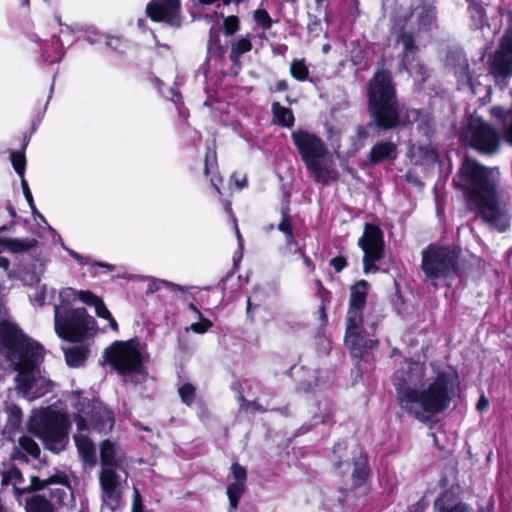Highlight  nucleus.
Instances as JSON below:
<instances>
[{
	"label": "nucleus",
	"mask_w": 512,
	"mask_h": 512,
	"mask_svg": "<svg viewBox=\"0 0 512 512\" xmlns=\"http://www.w3.org/2000/svg\"><path fill=\"white\" fill-rule=\"evenodd\" d=\"M393 383L401 409L426 422L449 407L457 393L458 377L420 362L405 361Z\"/></svg>",
	"instance_id": "obj_1"
},
{
	"label": "nucleus",
	"mask_w": 512,
	"mask_h": 512,
	"mask_svg": "<svg viewBox=\"0 0 512 512\" xmlns=\"http://www.w3.org/2000/svg\"><path fill=\"white\" fill-rule=\"evenodd\" d=\"M6 314V310L0 305V338L7 359L18 372L15 377L16 388L28 400L40 398L53 388V382L39 369L44 349L6 320Z\"/></svg>",
	"instance_id": "obj_2"
},
{
	"label": "nucleus",
	"mask_w": 512,
	"mask_h": 512,
	"mask_svg": "<svg viewBox=\"0 0 512 512\" xmlns=\"http://www.w3.org/2000/svg\"><path fill=\"white\" fill-rule=\"evenodd\" d=\"M499 180L498 169L487 168L467 157L454 183L463 192L469 209L476 211L492 228L504 232L509 228L511 215L507 203L498 196Z\"/></svg>",
	"instance_id": "obj_3"
},
{
	"label": "nucleus",
	"mask_w": 512,
	"mask_h": 512,
	"mask_svg": "<svg viewBox=\"0 0 512 512\" xmlns=\"http://www.w3.org/2000/svg\"><path fill=\"white\" fill-rule=\"evenodd\" d=\"M369 108L376 124L391 129L401 123L395 89L389 72L378 71L369 82Z\"/></svg>",
	"instance_id": "obj_4"
},
{
	"label": "nucleus",
	"mask_w": 512,
	"mask_h": 512,
	"mask_svg": "<svg viewBox=\"0 0 512 512\" xmlns=\"http://www.w3.org/2000/svg\"><path fill=\"white\" fill-rule=\"evenodd\" d=\"M77 425V433L74 440L79 454L85 462L94 463L95 448L93 442L85 432L91 429L97 431H110L114 424L112 412L101 403L83 404L74 417Z\"/></svg>",
	"instance_id": "obj_5"
},
{
	"label": "nucleus",
	"mask_w": 512,
	"mask_h": 512,
	"mask_svg": "<svg viewBox=\"0 0 512 512\" xmlns=\"http://www.w3.org/2000/svg\"><path fill=\"white\" fill-rule=\"evenodd\" d=\"M68 418L52 409L33 412L28 422L29 432L41 439L45 447L55 453L65 449L67 444Z\"/></svg>",
	"instance_id": "obj_6"
},
{
	"label": "nucleus",
	"mask_w": 512,
	"mask_h": 512,
	"mask_svg": "<svg viewBox=\"0 0 512 512\" xmlns=\"http://www.w3.org/2000/svg\"><path fill=\"white\" fill-rule=\"evenodd\" d=\"M291 137L316 181L328 183L336 178L334 168L325 159L327 147L318 136L305 130H298L293 132Z\"/></svg>",
	"instance_id": "obj_7"
},
{
	"label": "nucleus",
	"mask_w": 512,
	"mask_h": 512,
	"mask_svg": "<svg viewBox=\"0 0 512 512\" xmlns=\"http://www.w3.org/2000/svg\"><path fill=\"white\" fill-rule=\"evenodd\" d=\"M411 14L407 10L402 16L394 19L392 27L393 49L400 59V68L410 75L414 73L424 80L426 71L423 65L417 61L418 46L415 43L413 29L409 25Z\"/></svg>",
	"instance_id": "obj_8"
},
{
	"label": "nucleus",
	"mask_w": 512,
	"mask_h": 512,
	"mask_svg": "<svg viewBox=\"0 0 512 512\" xmlns=\"http://www.w3.org/2000/svg\"><path fill=\"white\" fill-rule=\"evenodd\" d=\"M458 257L455 248L430 246L422 252V270L434 286L439 280L450 286L458 274Z\"/></svg>",
	"instance_id": "obj_9"
},
{
	"label": "nucleus",
	"mask_w": 512,
	"mask_h": 512,
	"mask_svg": "<svg viewBox=\"0 0 512 512\" xmlns=\"http://www.w3.org/2000/svg\"><path fill=\"white\" fill-rule=\"evenodd\" d=\"M103 358L125 380L143 372V355L135 340L114 341L104 350Z\"/></svg>",
	"instance_id": "obj_10"
},
{
	"label": "nucleus",
	"mask_w": 512,
	"mask_h": 512,
	"mask_svg": "<svg viewBox=\"0 0 512 512\" xmlns=\"http://www.w3.org/2000/svg\"><path fill=\"white\" fill-rule=\"evenodd\" d=\"M96 327V322L86 309H65L54 307V329L63 340L77 342L86 337Z\"/></svg>",
	"instance_id": "obj_11"
},
{
	"label": "nucleus",
	"mask_w": 512,
	"mask_h": 512,
	"mask_svg": "<svg viewBox=\"0 0 512 512\" xmlns=\"http://www.w3.org/2000/svg\"><path fill=\"white\" fill-rule=\"evenodd\" d=\"M463 137L471 147L484 154L495 153L500 146L498 131L480 118L470 120Z\"/></svg>",
	"instance_id": "obj_12"
},
{
	"label": "nucleus",
	"mask_w": 512,
	"mask_h": 512,
	"mask_svg": "<svg viewBox=\"0 0 512 512\" xmlns=\"http://www.w3.org/2000/svg\"><path fill=\"white\" fill-rule=\"evenodd\" d=\"M358 245L364 253V273L369 274L370 272H376L378 268L375 264L382 259L384 253V240L382 231L375 225L366 224L364 233L358 240Z\"/></svg>",
	"instance_id": "obj_13"
},
{
	"label": "nucleus",
	"mask_w": 512,
	"mask_h": 512,
	"mask_svg": "<svg viewBox=\"0 0 512 512\" xmlns=\"http://www.w3.org/2000/svg\"><path fill=\"white\" fill-rule=\"evenodd\" d=\"M128 472L125 468L101 469L99 483L104 502L117 505L127 485Z\"/></svg>",
	"instance_id": "obj_14"
},
{
	"label": "nucleus",
	"mask_w": 512,
	"mask_h": 512,
	"mask_svg": "<svg viewBox=\"0 0 512 512\" xmlns=\"http://www.w3.org/2000/svg\"><path fill=\"white\" fill-rule=\"evenodd\" d=\"M179 10V0H153L146 7V13L151 20L171 26L180 25Z\"/></svg>",
	"instance_id": "obj_15"
},
{
	"label": "nucleus",
	"mask_w": 512,
	"mask_h": 512,
	"mask_svg": "<svg viewBox=\"0 0 512 512\" xmlns=\"http://www.w3.org/2000/svg\"><path fill=\"white\" fill-rule=\"evenodd\" d=\"M491 69L498 76L512 74V31L503 36L500 47L494 55Z\"/></svg>",
	"instance_id": "obj_16"
},
{
	"label": "nucleus",
	"mask_w": 512,
	"mask_h": 512,
	"mask_svg": "<svg viewBox=\"0 0 512 512\" xmlns=\"http://www.w3.org/2000/svg\"><path fill=\"white\" fill-rule=\"evenodd\" d=\"M246 478V469L238 463L232 464L227 487V496L231 510H235L238 507L240 497L245 492Z\"/></svg>",
	"instance_id": "obj_17"
},
{
	"label": "nucleus",
	"mask_w": 512,
	"mask_h": 512,
	"mask_svg": "<svg viewBox=\"0 0 512 512\" xmlns=\"http://www.w3.org/2000/svg\"><path fill=\"white\" fill-rule=\"evenodd\" d=\"M363 308L351 307L349 305V309L347 312V329L345 336V343L351 350V353L355 356H360L359 344L362 341L359 336V326L362 322L361 310Z\"/></svg>",
	"instance_id": "obj_18"
},
{
	"label": "nucleus",
	"mask_w": 512,
	"mask_h": 512,
	"mask_svg": "<svg viewBox=\"0 0 512 512\" xmlns=\"http://www.w3.org/2000/svg\"><path fill=\"white\" fill-rule=\"evenodd\" d=\"M101 469L125 468L127 458L124 451L114 442L105 440L100 446Z\"/></svg>",
	"instance_id": "obj_19"
},
{
	"label": "nucleus",
	"mask_w": 512,
	"mask_h": 512,
	"mask_svg": "<svg viewBox=\"0 0 512 512\" xmlns=\"http://www.w3.org/2000/svg\"><path fill=\"white\" fill-rule=\"evenodd\" d=\"M78 299L86 305L93 306L96 315L99 318L106 320L113 331L118 332L119 327L116 320L100 297L89 290H80L78 292Z\"/></svg>",
	"instance_id": "obj_20"
},
{
	"label": "nucleus",
	"mask_w": 512,
	"mask_h": 512,
	"mask_svg": "<svg viewBox=\"0 0 512 512\" xmlns=\"http://www.w3.org/2000/svg\"><path fill=\"white\" fill-rule=\"evenodd\" d=\"M74 478L71 471L65 470H56L52 475L45 479H39L36 477L31 478L32 487L35 490L44 489L49 486H60L67 485L71 483V480Z\"/></svg>",
	"instance_id": "obj_21"
},
{
	"label": "nucleus",
	"mask_w": 512,
	"mask_h": 512,
	"mask_svg": "<svg viewBox=\"0 0 512 512\" xmlns=\"http://www.w3.org/2000/svg\"><path fill=\"white\" fill-rule=\"evenodd\" d=\"M490 114L502 122V137L508 144L512 145V106L509 109L494 106L490 109Z\"/></svg>",
	"instance_id": "obj_22"
},
{
	"label": "nucleus",
	"mask_w": 512,
	"mask_h": 512,
	"mask_svg": "<svg viewBox=\"0 0 512 512\" xmlns=\"http://www.w3.org/2000/svg\"><path fill=\"white\" fill-rule=\"evenodd\" d=\"M37 245V240L34 238H0V253L9 251L12 253H23Z\"/></svg>",
	"instance_id": "obj_23"
},
{
	"label": "nucleus",
	"mask_w": 512,
	"mask_h": 512,
	"mask_svg": "<svg viewBox=\"0 0 512 512\" xmlns=\"http://www.w3.org/2000/svg\"><path fill=\"white\" fill-rule=\"evenodd\" d=\"M352 480L353 486L359 487L365 484L368 479L369 472L367 468V459L366 457L359 452L353 459L352 462Z\"/></svg>",
	"instance_id": "obj_24"
},
{
	"label": "nucleus",
	"mask_w": 512,
	"mask_h": 512,
	"mask_svg": "<svg viewBox=\"0 0 512 512\" xmlns=\"http://www.w3.org/2000/svg\"><path fill=\"white\" fill-rule=\"evenodd\" d=\"M50 498V502L58 509L67 505L69 501L74 502L71 483L50 488Z\"/></svg>",
	"instance_id": "obj_25"
},
{
	"label": "nucleus",
	"mask_w": 512,
	"mask_h": 512,
	"mask_svg": "<svg viewBox=\"0 0 512 512\" xmlns=\"http://www.w3.org/2000/svg\"><path fill=\"white\" fill-rule=\"evenodd\" d=\"M396 157V146L392 142H380L374 145L369 153V160L378 163L384 159Z\"/></svg>",
	"instance_id": "obj_26"
},
{
	"label": "nucleus",
	"mask_w": 512,
	"mask_h": 512,
	"mask_svg": "<svg viewBox=\"0 0 512 512\" xmlns=\"http://www.w3.org/2000/svg\"><path fill=\"white\" fill-rule=\"evenodd\" d=\"M369 284L365 280L358 281L351 287L349 305L356 308H364Z\"/></svg>",
	"instance_id": "obj_27"
},
{
	"label": "nucleus",
	"mask_w": 512,
	"mask_h": 512,
	"mask_svg": "<svg viewBox=\"0 0 512 512\" xmlns=\"http://www.w3.org/2000/svg\"><path fill=\"white\" fill-rule=\"evenodd\" d=\"M435 21V11L433 7L421 6L416 8L417 31H427Z\"/></svg>",
	"instance_id": "obj_28"
},
{
	"label": "nucleus",
	"mask_w": 512,
	"mask_h": 512,
	"mask_svg": "<svg viewBox=\"0 0 512 512\" xmlns=\"http://www.w3.org/2000/svg\"><path fill=\"white\" fill-rule=\"evenodd\" d=\"M272 112L275 123L287 128L293 126L294 115L289 108L281 106L278 102H275L272 104Z\"/></svg>",
	"instance_id": "obj_29"
},
{
	"label": "nucleus",
	"mask_w": 512,
	"mask_h": 512,
	"mask_svg": "<svg viewBox=\"0 0 512 512\" xmlns=\"http://www.w3.org/2000/svg\"><path fill=\"white\" fill-rule=\"evenodd\" d=\"M24 482L22 473L16 467L10 468L7 472H5L2 476V485L12 484L15 492L17 494H21L26 491L25 487H20V485Z\"/></svg>",
	"instance_id": "obj_30"
},
{
	"label": "nucleus",
	"mask_w": 512,
	"mask_h": 512,
	"mask_svg": "<svg viewBox=\"0 0 512 512\" xmlns=\"http://www.w3.org/2000/svg\"><path fill=\"white\" fill-rule=\"evenodd\" d=\"M279 231L284 233L287 237V248L289 251L293 250V246H297V242L294 239L293 233H292V225L289 220L288 215V207L283 208L282 211V220L278 225Z\"/></svg>",
	"instance_id": "obj_31"
},
{
	"label": "nucleus",
	"mask_w": 512,
	"mask_h": 512,
	"mask_svg": "<svg viewBox=\"0 0 512 512\" xmlns=\"http://www.w3.org/2000/svg\"><path fill=\"white\" fill-rule=\"evenodd\" d=\"M66 363L70 367L81 366L87 357V350L83 347H74L64 351Z\"/></svg>",
	"instance_id": "obj_32"
},
{
	"label": "nucleus",
	"mask_w": 512,
	"mask_h": 512,
	"mask_svg": "<svg viewBox=\"0 0 512 512\" xmlns=\"http://www.w3.org/2000/svg\"><path fill=\"white\" fill-rule=\"evenodd\" d=\"M162 287H165V288L169 289L170 291H181V292L184 291L183 287H181L175 283H172V282H169L166 280H162V279L150 278L148 285H147V293L153 294V293L157 292L159 289H161Z\"/></svg>",
	"instance_id": "obj_33"
},
{
	"label": "nucleus",
	"mask_w": 512,
	"mask_h": 512,
	"mask_svg": "<svg viewBox=\"0 0 512 512\" xmlns=\"http://www.w3.org/2000/svg\"><path fill=\"white\" fill-rule=\"evenodd\" d=\"M252 49V44L247 38H240L231 46L230 59L236 63L240 56Z\"/></svg>",
	"instance_id": "obj_34"
},
{
	"label": "nucleus",
	"mask_w": 512,
	"mask_h": 512,
	"mask_svg": "<svg viewBox=\"0 0 512 512\" xmlns=\"http://www.w3.org/2000/svg\"><path fill=\"white\" fill-rule=\"evenodd\" d=\"M216 170H217V165H216L215 153L207 154L206 158H205L204 173L206 176L211 175V179H210L211 184L215 187L217 192L220 193V189L218 187V182L220 181V179L215 178Z\"/></svg>",
	"instance_id": "obj_35"
},
{
	"label": "nucleus",
	"mask_w": 512,
	"mask_h": 512,
	"mask_svg": "<svg viewBox=\"0 0 512 512\" xmlns=\"http://www.w3.org/2000/svg\"><path fill=\"white\" fill-rule=\"evenodd\" d=\"M7 415L8 419L5 429L9 431H14L18 429L22 418V412L20 408L17 407L16 405H9L7 407Z\"/></svg>",
	"instance_id": "obj_36"
},
{
	"label": "nucleus",
	"mask_w": 512,
	"mask_h": 512,
	"mask_svg": "<svg viewBox=\"0 0 512 512\" xmlns=\"http://www.w3.org/2000/svg\"><path fill=\"white\" fill-rule=\"evenodd\" d=\"M434 508L436 512H471V509L465 504H457L453 507H446L445 497H439L435 500Z\"/></svg>",
	"instance_id": "obj_37"
},
{
	"label": "nucleus",
	"mask_w": 512,
	"mask_h": 512,
	"mask_svg": "<svg viewBox=\"0 0 512 512\" xmlns=\"http://www.w3.org/2000/svg\"><path fill=\"white\" fill-rule=\"evenodd\" d=\"M68 253L79 263L82 265H92L97 266L102 269H104V272H111L114 271L115 267L113 265H110L108 263L103 262H90L88 258L83 257L82 255L78 254L77 252L73 250H68Z\"/></svg>",
	"instance_id": "obj_38"
},
{
	"label": "nucleus",
	"mask_w": 512,
	"mask_h": 512,
	"mask_svg": "<svg viewBox=\"0 0 512 512\" xmlns=\"http://www.w3.org/2000/svg\"><path fill=\"white\" fill-rule=\"evenodd\" d=\"M10 160L15 169L16 173L20 178H25V167H26V159L22 152H12L10 154Z\"/></svg>",
	"instance_id": "obj_39"
},
{
	"label": "nucleus",
	"mask_w": 512,
	"mask_h": 512,
	"mask_svg": "<svg viewBox=\"0 0 512 512\" xmlns=\"http://www.w3.org/2000/svg\"><path fill=\"white\" fill-rule=\"evenodd\" d=\"M78 292L74 290L73 288L67 287L60 291L59 293V299L61 304L58 305L61 308V311H64L65 309H70L67 305L74 301L75 299H78Z\"/></svg>",
	"instance_id": "obj_40"
},
{
	"label": "nucleus",
	"mask_w": 512,
	"mask_h": 512,
	"mask_svg": "<svg viewBox=\"0 0 512 512\" xmlns=\"http://www.w3.org/2000/svg\"><path fill=\"white\" fill-rule=\"evenodd\" d=\"M290 71L292 76L299 81L305 80L308 76V68L302 60L293 61Z\"/></svg>",
	"instance_id": "obj_41"
},
{
	"label": "nucleus",
	"mask_w": 512,
	"mask_h": 512,
	"mask_svg": "<svg viewBox=\"0 0 512 512\" xmlns=\"http://www.w3.org/2000/svg\"><path fill=\"white\" fill-rule=\"evenodd\" d=\"M19 444L29 455L37 458L40 454V448L38 444L27 436H23L19 440Z\"/></svg>",
	"instance_id": "obj_42"
},
{
	"label": "nucleus",
	"mask_w": 512,
	"mask_h": 512,
	"mask_svg": "<svg viewBox=\"0 0 512 512\" xmlns=\"http://www.w3.org/2000/svg\"><path fill=\"white\" fill-rule=\"evenodd\" d=\"M454 72L462 81H470V74L467 59L459 57L458 65L454 67Z\"/></svg>",
	"instance_id": "obj_43"
},
{
	"label": "nucleus",
	"mask_w": 512,
	"mask_h": 512,
	"mask_svg": "<svg viewBox=\"0 0 512 512\" xmlns=\"http://www.w3.org/2000/svg\"><path fill=\"white\" fill-rule=\"evenodd\" d=\"M30 302L34 306H43L46 298V288L45 286H39L36 288L35 292L29 295Z\"/></svg>",
	"instance_id": "obj_44"
},
{
	"label": "nucleus",
	"mask_w": 512,
	"mask_h": 512,
	"mask_svg": "<svg viewBox=\"0 0 512 512\" xmlns=\"http://www.w3.org/2000/svg\"><path fill=\"white\" fill-rule=\"evenodd\" d=\"M179 394L182 401L190 405L195 397V388L190 384H184L179 388Z\"/></svg>",
	"instance_id": "obj_45"
},
{
	"label": "nucleus",
	"mask_w": 512,
	"mask_h": 512,
	"mask_svg": "<svg viewBox=\"0 0 512 512\" xmlns=\"http://www.w3.org/2000/svg\"><path fill=\"white\" fill-rule=\"evenodd\" d=\"M239 21L235 16H229L224 20V33L232 35L238 30Z\"/></svg>",
	"instance_id": "obj_46"
},
{
	"label": "nucleus",
	"mask_w": 512,
	"mask_h": 512,
	"mask_svg": "<svg viewBox=\"0 0 512 512\" xmlns=\"http://www.w3.org/2000/svg\"><path fill=\"white\" fill-rule=\"evenodd\" d=\"M254 18L255 21L263 28H269L271 26V18L264 10H257L254 14Z\"/></svg>",
	"instance_id": "obj_47"
},
{
	"label": "nucleus",
	"mask_w": 512,
	"mask_h": 512,
	"mask_svg": "<svg viewBox=\"0 0 512 512\" xmlns=\"http://www.w3.org/2000/svg\"><path fill=\"white\" fill-rule=\"evenodd\" d=\"M212 326V323L205 318H200V321L197 323H193L190 326V329L198 334L205 333L210 327Z\"/></svg>",
	"instance_id": "obj_48"
},
{
	"label": "nucleus",
	"mask_w": 512,
	"mask_h": 512,
	"mask_svg": "<svg viewBox=\"0 0 512 512\" xmlns=\"http://www.w3.org/2000/svg\"><path fill=\"white\" fill-rule=\"evenodd\" d=\"M133 490H134L133 491L134 495H133V503H132V512H144L140 492L136 487H134Z\"/></svg>",
	"instance_id": "obj_49"
},
{
	"label": "nucleus",
	"mask_w": 512,
	"mask_h": 512,
	"mask_svg": "<svg viewBox=\"0 0 512 512\" xmlns=\"http://www.w3.org/2000/svg\"><path fill=\"white\" fill-rule=\"evenodd\" d=\"M21 186H22L24 196H25L29 206L31 207L32 210H34L35 206H34L33 197H32L31 191L29 189L28 183L25 180V178H21Z\"/></svg>",
	"instance_id": "obj_50"
},
{
	"label": "nucleus",
	"mask_w": 512,
	"mask_h": 512,
	"mask_svg": "<svg viewBox=\"0 0 512 512\" xmlns=\"http://www.w3.org/2000/svg\"><path fill=\"white\" fill-rule=\"evenodd\" d=\"M106 44L107 46H109L110 48L116 50V51H119L121 50L123 44L121 42V40L117 37H109L107 38V41H106Z\"/></svg>",
	"instance_id": "obj_51"
},
{
	"label": "nucleus",
	"mask_w": 512,
	"mask_h": 512,
	"mask_svg": "<svg viewBox=\"0 0 512 512\" xmlns=\"http://www.w3.org/2000/svg\"><path fill=\"white\" fill-rule=\"evenodd\" d=\"M331 265L336 272H340L346 265V260L343 257H335L331 260Z\"/></svg>",
	"instance_id": "obj_52"
},
{
	"label": "nucleus",
	"mask_w": 512,
	"mask_h": 512,
	"mask_svg": "<svg viewBox=\"0 0 512 512\" xmlns=\"http://www.w3.org/2000/svg\"><path fill=\"white\" fill-rule=\"evenodd\" d=\"M10 262L5 257H0V268L4 269L7 272L8 278H14V273L9 270Z\"/></svg>",
	"instance_id": "obj_53"
},
{
	"label": "nucleus",
	"mask_w": 512,
	"mask_h": 512,
	"mask_svg": "<svg viewBox=\"0 0 512 512\" xmlns=\"http://www.w3.org/2000/svg\"><path fill=\"white\" fill-rule=\"evenodd\" d=\"M232 181L239 188H243L246 185V177L245 176L233 175Z\"/></svg>",
	"instance_id": "obj_54"
},
{
	"label": "nucleus",
	"mask_w": 512,
	"mask_h": 512,
	"mask_svg": "<svg viewBox=\"0 0 512 512\" xmlns=\"http://www.w3.org/2000/svg\"><path fill=\"white\" fill-rule=\"evenodd\" d=\"M489 405V401L488 399L482 395L480 398H479V401L477 403V409L482 412V411H485L487 409Z\"/></svg>",
	"instance_id": "obj_55"
},
{
	"label": "nucleus",
	"mask_w": 512,
	"mask_h": 512,
	"mask_svg": "<svg viewBox=\"0 0 512 512\" xmlns=\"http://www.w3.org/2000/svg\"><path fill=\"white\" fill-rule=\"evenodd\" d=\"M291 252H299L301 254V256L303 257L304 259V263L306 265H309V260L308 258L305 256V254L303 253V251L297 246H293V250Z\"/></svg>",
	"instance_id": "obj_56"
},
{
	"label": "nucleus",
	"mask_w": 512,
	"mask_h": 512,
	"mask_svg": "<svg viewBox=\"0 0 512 512\" xmlns=\"http://www.w3.org/2000/svg\"><path fill=\"white\" fill-rule=\"evenodd\" d=\"M235 230H236V235H237V239H238V242H239V247H242V237H241V234H240V231L238 229L237 226H235Z\"/></svg>",
	"instance_id": "obj_57"
},
{
	"label": "nucleus",
	"mask_w": 512,
	"mask_h": 512,
	"mask_svg": "<svg viewBox=\"0 0 512 512\" xmlns=\"http://www.w3.org/2000/svg\"><path fill=\"white\" fill-rule=\"evenodd\" d=\"M40 279L37 275H30V284L39 283Z\"/></svg>",
	"instance_id": "obj_58"
},
{
	"label": "nucleus",
	"mask_w": 512,
	"mask_h": 512,
	"mask_svg": "<svg viewBox=\"0 0 512 512\" xmlns=\"http://www.w3.org/2000/svg\"><path fill=\"white\" fill-rule=\"evenodd\" d=\"M189 308H190L192 311H194V312L198 315V317H199V318H201V313H200V311L197 309V307H196V306H194L193 304H190V305H189Z\"/></svg>",
	"instance_id": "obj_59"
},
{
	"label": "nucleus",
	"mask_w": 512,
	"mask_h": 512,
	"mask_svg": "<svg viewBox=\"0 0 512 512\" xmlns=\"http://www.w3.org/2000/svg\"><path fill=\"white\" fill-rule=\"evenodd\" d=\"M250 305H251L250 298H248V300H247V310L250 309Z\"/></svg>",
	"instance_id": "obj_60"
},
{
	"label": "nucleus",
	"mask_w": 512,
	"mask_h": 512,
	"mask_svg": "<svg viewBox=\"0 0 512 512\" xmlns=\"http://www.w3.org/2000/svg\"><path fill=\"white\" fill-rule=\"evenodd\" d=\"M23 282H24L25 284H27V279H26V277H24V278H23Z\"/></svg>",
	"instance_id": "obj_61"
}]
</instances>
